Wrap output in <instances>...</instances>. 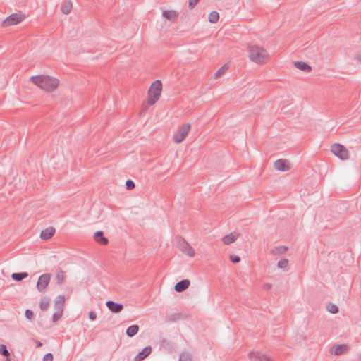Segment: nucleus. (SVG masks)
<instances>
[{"instance_id": "f257e3e1", "label": "nucleus", "mask_w": 361, "mask_h": 361, "mask_svg": "<svg viewBox=\"0 0 361 361\" xmlns=\"http://www.w3.org/2000/svg\"><path fill=\"white\" fill-rule=\"evenodd\" d=\"M30 80L32 83L47 92L54 91L59 85V80L57 78L47 75L32 76Z\"/></svg>"}, {"instance_id": "f03ea898", "label": "nucleus", "mask_w": 361, "mask_h": 361, "mask_svg": "<svg viewBox=\"0 0 361 361\" xmlns=\"http://www.w3.org/2000/svg\"><path fill=\"white\" fill-rule=\"evenodd\" d=\"M248 53L250 59L257 64L265 63L269 58L267 50L258 45H250Z\"/></svg>"}, {"instance_id": "7ed1b4c3", "label": "nucleus", "mask_w": 361, "mask_h": 361, "mask_svg": "<svg viewBox=\"0 0 361 361\" xmlns=\"http://www.w3.org/2000/svg\"><path fill=\"white\" fill-rule=\"evenodd\" d=\"M162 90V83L159 80H155L152 83L149 92L147 103L153 105L159 100Z\"/></svg>"}, {"instance_id": "20e7f679", "label": "nucleus", "mask_w": 361, "mask_h": 361, "mask_svg": "<svg viewBox=\"0 0 361 361\" xmlns=\"http://www.w3.org/2000/svg\"><path fill=\"white\" fill-rule=\"evenodd\" d=\"M331 152L341 160H346L349 158V152L342 145L335 143L331 147Z\"/></svg>"}, {"instance_id": "39448f33", "label": "nucleus", "mask_w": 361, "mask_h": 361, "mask_svg": "<svg viewBox=\"0 0 361 361\" xmlns=\"http://www.w3.org/2000/svg\"><path fill=\"white\" fill-rule=\"evenodd\" d=\"M190 124L185 123L178 128L173 135V141L176 143H180L188 135L190 130Z\"/></svg>"}, {"instance_id": "423d86ee", "label": "nucleus", "mask_w": 361, "mask_h": 361, "mask_svg": "<svg viewBox=\"0 0 361 361\" xmlns=\"http://www.w3.org/2000/svg\"><path fill=\"white\" fill-rule=\"evenodd\" d=\"M24 19L21 13H13L7 17L2 23L3 27L17 25Z\"/></svg>"}, {"instance_id": "0eeeda50", "label": "nucleus", "mask_w": 361, "mask_h": 361, "mask_svg": "<svg viewBox=\"0 0 361 361\" xmlns=\"http://www.w3.org/2000/svg\"><path fill=\"white\" fill-rule=\"evenodd\" d=\"M178 248L183 253L188 255L189 257H193L195 255L194 249L190 245V244L184 239H181L178 243Z\"/></svg>"}, {"instance_id": "6e6552de", "label": "nucleus", "mask_w": 361, "mask_h": 361, "mask_svg": "<svg viewBox=\"0 0 361 361\" xmlns=\"http://www.w3.org/2000/svg\"><path fill=\"white\" fill-rule=\"evenodd\" d=\"M50 278L49 274H44L39 276L37 283V288L39 292L42 293L45 290L49 283Z\"/></svg>"}, {"instance_id": "1a4fd4ad", "label": "nucleus", "mask_w": 361, "mask_h": 361, "mask_svg": "<svg viewBox=\"0 0 361 361\" xmlns=\"http://www.w3.org/2000/svg\"><path fill=\"white\" fill-rule=\"evenodd\" d=\"M250 361H272V359L258 352H251L248 355Z\"/></svg>"}, {"instance_id": "9d476101", "label": "nucleus", "mask_w": 361, "mask_h": 361, "mask_svg": "<svg viewBox=\"0 0 361 361\" xmlns=\"http://www.w3.org/2000/svg\"><path fill=\"white\" fill-rule=\"evenodd\" d=\"M274 166L275 169L281 171H287L290 169L287 160L282 159L276 160L274 164Z\"/></svg>"}, {"instance_id": "9b49d317", "label": "nucleus", "mask_w": 361, "mask_h": 361, "mask_svg": "<svg viewBox=\"0 0 361 361\" xmlns=\"http://www.w3.org/2000/svg\"><path fill=\"white\" fill-rule=\"evenodd\" d=\"M108 309L114 313H119L123 310V305L121 303L109 300L106 302Z\"/></svg>"}, {"instance_id": "f8f14e48", "label": "nucleus", "mask_w": 361, "mask_h": 361, "mask_svg": "<svg viewBox=\"0 0 361 361\" xmlns=\"http://www.w3.org/2000/svg\"><path fill=\"white\" fill-rule=\"evenodd\" d=\"M152 353L151 346H146L135 357V361H142Z\"/></svg>"}, {"instance_id": "ddd939ff", "label": "nucleus", "mask_w": 361, "mask_h": 361, "mask_svg": "<svg viewBox=\"0 0 361 361\" xmlns=\"http://www.w3.org/2000/svg\"><path fill=\"white\" fill-rule=\"evenodd\" d=\"M190 282L188 279H183L178 282L174 287V289L178 293H181L185 290L190 286Z\"/></svg>"}, {"instance_id": "4468645a", "label": "nucleus", "mask_w": 361, "mask_h": 361, "mask_svg": "<svg viewBox=\"0 0 361 361\" xmlns=\"http://www.w3.org/2000/svg\"><path fill=\"white\" fill-rule=\"evenodd\" d=\"M94 238L95 241L103 245L108 244L109 242L108 239L104 236V233L102 231L95 232Z\"/></svg>"}, {"instance_id": "2eb2a0df", "label": "nucleus", "mask_w": 361, "mask_h": 361, "mask_svg": "<svg viewBox=\"0 0 361 361\" xmlns=\"http://www.w3.org/2000/svg\"><path fill=\"white\" fill-rule=\"evenodd\" d=\"M55 233V228L54 227H49L42 231L40 234V238L42 240H48L51 238Z\"/></svg>"}, {"instance_id": "dca6fc26", "label": "nucleus", "mask_w": 361, "mask_h": 361, "mask_svg": "<svg viewBox=\"0 0 361 361\" xmlns=\"http://www.w3.org/2000/svg\"><path fill=\"white\" fill-rule=\"evenodd\" d=\"M162 16L169 20L174 21L177 19L178 13L176 11H164Z\"/></svg>"}, {"instance_id": "f3484780", "label": "nucleus", "mask_w": 361, "mask_h": 361, "mask_svg": "<svg viewBox=\"0 0 361 361\" xmlns=\"http://www.w3.org/2000/svg\"><path fill=\"white\" fill-rule=\"evenodd\" d=\"M65 303L64 295H59L56 298L54 301V307L58 311H63V307Z\"/></svg>"}, {"instance_id": "a211bd4d", "label": "nucleus", "mask_w": 361, "mask_h": 361, "mask_svg": "<svg viewBox=\"0 0 361 361\" xmlns=\"http://www.w3.org/2000/svg\"><path fill=\"white\" fill-rule=\"evenodd\" d=\"M347 350H348L347 345H335L333 348V349L331 350V353H334L336 355H343V354L345 353Z\"/></svg>"}, {"instance_id": "6ab92c4d", "label": "nucleus", "mask_w": 361, "mask_h": 361, "mask_svg": "<svg viewBox=\"0 0 361 361\" xmlns=\"http://www.w3.org/2000/svg\"><path fill=\"white\" fill-rule=\"evenodd\" d=\"M72 8H73V3H72L71 0H68L67 1L63 2L61 4V10L63 14L68 15L71 13Z\"/></svg>"}, {"instance_id": "aec40b11", "label": "nucleus", "mask_w": 361, "mask_h": 361, "mask_svg": "<svg viewBox=\"0 0 361 361\" xmlns=\"http://www.w3.org/2000/svg\"><path fill=\"white\" fill-rule=\"evenodd\" d=\"M238 236V234L231 233L223 238V243L225 245H230L237 240Z\"/></svg>"}, {"instance_id": "412c9836", "label": "nucleus", "mask_w": 361, "mask_h": 361, "mask_svg": "<svg viewBox=\"0 0 361 361\" xmlns=\"http://www.w3.org/2000/svg\"><path fill=\"white\" fill-rule=\"evenodd\" d=\"M294 65L297 68L305 72H310L312 70L311 66L302 61H296Z\"/></svg>"}, {"instance_id": "4be33fe9", "label": "nucleus", "mask_w": 361, "mask_h": 361, "mask_svg": "<svg viewBox=\"0 0 361 361\" xmlns=\"http://www.w3.org/2000/svg\"><path fill=\"white\" fill-rule=\"evenodd\" d=\"M138 331H139V326L137 324H134V325H132V326H130L129 327H128L126 332V335L128 337H133L134 336H135L137 334Z\"/></svg>"}, {"instance_id": "5701e85b", "label": "nucleus", "mask_w": 361, "mask_h": 361, "mask_svg": "<svg viewBox=\"0 0 361 361\" xmlns=\"http://www.w3.org/2000/svg\"><path fill=\"white\" fill-rule=\"evenodd\" d=\"M50 300L47 297H42L39 301V308L42 311H46L49 307Z\"/></svg>"}, {"instance_id": "b1692460", "label": "nucleus", "mask_w": 361, "mask_h": 361, "mask_svg": "<svg viewBox=\"0 0 361 361\" xmlns=\"http://www.w3.org/2000/svg\"><path fill=\"white\" fill-rule=\"evenodd\" d=\"M28 274L27 272H17L11 275L12 279L16 281H21L23 279L27 278Z\"/></svg>"}, {"instance_id": "393cba45", "label": "nucleus", "mask_w": 361, "mask_h": 361, "mask_svg": "<svg viewBox=\"0 0 361 361\" xmlns=\"http://www.w3.org/2000/svg\"><path fill=\"white\" fill-rule=\"evenodd\" d=\"M288 250V247L286 246H276L274 247L271 250V253L274 255H282L285 253Z\"/></svg>"}, {"instance_id": "a878e982", "label": "nucleus", "mask_w": 361, "mask_h": 361, "mask_svg": "<svg viewBox=\"0 0 361 361\" xmlns=\"http://www.w3.org/2000/svg\"><path fill=\"white\" fill-rule=\"evenodd\" d=\"M66 278L65 271L63 270H59L56 275V281L57 284L61 285L63 283Z\"/></svg>"}, {"instance_id": "bb28decb", "label": "nucleus", "mask_w": 361, "mask_h": 361, "mask_svg": "<svg viewBox=\"0 0 361 361\" xmlns=\"http://www.w3.org/2000/svg\"><path fill=\"white\" fill-rule=\"evenodd\" d=\"M219 19V14L216 11H212L209 15V21L212 23H216Z\"/></svg>"}, {"instance_id": "cd10ccee", "label": "nucleus", "mask_w": 361, "mask_h": 361, "mask_svg": "<svg viewBox=\"0 0 361 361\" xmlns=\"http://www.w3.org/2000/svg\"><path fill=\"white\" fill-rule=\"evenodd\" d=\"M326 310L332 314H336L338 312V307L336 305L332 303L327 304Z\"/></svg>"}, {"instance_id": "c85d7f7f", "label": "nucleus", "mask_w": 361, "mask_h": 361, "mask_svg": "<svg viewBox=\"0 0 361 361\" xmlns=\"http://www.w3.org/2000/svg\"><path fill=\"white\" fill-rule=\"evenodd\" d=\"M288 265V260L286 259H281L278 262L277 267L282 269H286Z\"/></svg>"}, {"instance_id": "c756f323", "label": "nucleus", "mask_w": 361, "mask_h": 361, "mask_svg": "<svg viewBox=\"0 0 361 361\" xmlns=\"http://www.w3.org/2000/svg\"><path fill=\"white\" fill-rule=\"evenodd\" d=\"M0 354L5 357H8L10 355L6 346L4 344H0Z\"/></svg>"}, {"instance_id": "7c9ffc66", "label": "nucleus", "mask_w": 361, "mask_h": 361, "mask_svg": "<svg viewBox=\"0 0 361 361\" xmlns=\"http://www.w3.org/2000/svg\"><path fill=\"white\" fill-rule=\"evenodd\" d=\"M179 361H192L191 355L188 353H183L180 355Z\"/></svg>"}, {"instance_id": "2f4dec72", "label": "nucleus", "mask_w": 361, "mask_h": 361, "mask_svg": "<svg viewBox=\"0 0 361 361\" xmlns=\"http://www.w3.org/2000/svg\"><path fill=\"white\" fill-rule=\"evenodd\" d=\"M227 69V67L226 66H224L222 67H221L214 74L215 77L216 78H219L221 77L222 75L224 74L226 70Z\"/></svg>"}, {"instance_id": "473e14b6", "label": "nucleus", "mask_w": 361, "mask_h": 361, "mask_svg": "<svg viewBox=\"0 0 361 361\" xmlns=\"http://www.w3.org/2000/svg\"><path fill=\"white\" fill-rule=\"evenodd\" d=\"M62 314H63V311H57L56 312H55L52 317L53 322H56L58 320H59L61 319V317H62Z\"/></svg>"}, {"instance_id": "72a5a7b5", "label": "nucleus", "mask_w": 361, "mask_h": 361, "mask_svg": "<svg viewBox=\"0 0 361 361\" xmlns=\"http://www.w3.org/2000/svg\"><path fill=\"white\" fill-rule=\"evenodd\" d=\"M126 186L128 190H133V188H135V185L132 180L128 179L126 182Z\"/></svg>"}, {"instance_id": "f704fd0d", "label": "nucleus", "mask_w": 361, "mask_h": 361, "mask_svg": "<svg viewBox=\"0 0 361 361\" xmlns=\"http://www.w3.org/2000/svg\"><path fill=\"white\" fill-rule=\"evenodd\" d=\"M230 260L233 263H238L240 261V258L238 255H230Z\"/></svg>"}, {"instance_id": "c9c22d12", "label": "nucleus", "mask_w": 361, "mask_h": 361, "mask_svg": "<svg viewBox=\"0 0 361 361\" xmlns=\"http://www.w3.org/2000/svg\"><path fill=\"white\" fill-rule=\"evenodd\" d=\"M25 317L27 319H31L33 317V312L30 310H26L25 312Z\"/></svg>"}, {"instance_id": "e433bc0d", "label": "nucleus", "mask_w": 361, "mask_h": 361, "mask_svg": "<svg viewBox=\"0 0 361 361\" xmlns=\"http://www.w3.org/2000/svg\"><path fill=\"white\" fill-rule=\"evenodd\" d=\"M42 361H53V355L50 353H47L44 356Z\"/></svg>"}, {"instance_id": "4c0bfd02", "label": "nucleus", "mask_w": 361, "mask_h": 361, "mask_svg": "<svg viewBox=\"0 0 361 361\" xmlns=\"http://www.w3.org/2000/svg\"><path fill=\"white\" fill-rule=\"evenodd\" d=\"M199 1L200 0H189L188 7L191 9L193 8L197 5Z\"/></svg>"}, {"instance_id": "58836bf2", "label": "nucleus", "mask_w": 361, "mask_h": 361, "mask_svg": "<svg viewBox=\"0 0 361 361\" xmlns=\"http://www.w3.org/2000/svg\"><path fill=\"white\" fill-rule=\"evenodd\" d=\"M89 318L91 319V320H94L96 319L97 318V314L96 312H93V311H91L89 312Z\"/></svg>"}, {"instance_id": "ea45409f", "label": "nucleus", "mask_w": 361, "mask_h": 361, "mask_svg": "<svg viewBox=\"0 0 361 361\" xmlns=\"http://www.w3.org/2000/svg\"><path fill=\"white\" fill-rule=\"evenodd\" d=\"M171 317H172L171 319H169V322H173V321H174L176 319H180V314H175L172 315Z\"/></svg>"}, {"instance_id": "a19ab883", "label": "nucleus", "mask_w": 361, "mask_h": 361, "mask_svg": "<svg viewBox=\"0 0 361 361\" xmlns=\"http://www.w3.org/2000/svg\"><path fill=\"white\" fill-rule=\"evenodd\" d=\"M272 287L271 284L270 283H266L264 286V289L265 290H269L271 289Z\"/></svg>"}, {"instance_id": "79ce46f5", "label": "nucleus", "mask_w": 361, "mask_h": 361, "mask_svg": "<svg viewBox=\"0 0 361 361\" xmlns=\"http://www.w3.org/2000/svg\"><path fill=\"white\" fill-rule=\"evenodd\" d=\"M355 59H357L358 61H360L361 62V54L357 55L356 57H355Z\"/></svg>"}, {"instance_id": "37998d69", "label": "nucleus", "mask_w": 361, "mask_h": 361, "mask_svg": "<svg viewBox=\"0 0 361 361\" xmlns=\"http://www.w3.org/2000/svg\"><path fill=\"white\" fill-rule=\"evenodd\" d=\"M37 345H38V346H41V345H42V343H39Z\"/></svg>"}, {"instance_id": "c03bdc74", "label": "nucleus", "mask_w": 361, "mask_h": 361, "mask_svg": "<svg viewBox=\"0 0 361 361\" xmlns=\"http://www.w3.org/2000/svg\"><path fill=\"white\" fill-rule=\"evenodd\" d=\"M6 361H11L9 358H7Z\"/></svg>"}, {"instance_id": "a18cd8bd", "label": "nucleus", "mask_w": 361, "mask_h": 361, "mask_svg": "<svg viewBox=\"0 0 361 361\" xmlns=\"http://www.w3.org/2000/svg\"><path fill=\"white\" fill-rule=\"evenodd\" d=\"M360 357H361V355H360Z\"/></svg>"}]
</instances>
